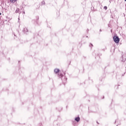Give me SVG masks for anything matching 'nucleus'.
Masks as SVG:
<instances>
[{"mask_svg": "<svg viewBox=\"0 0 126 126\" xmlns=\"http://www.w3.org/2000/svg\"><path fill=\"white\" fill-rule=\"evenodd\" d=\"M126 60H123L122 62H126Z\"/></svg>", "mask_w": 126, "mask_h": 126, "instance_id": "1a4fd4ad", "label": "nucleus"}, {"mask_svg": "<svg viewBox=\"0 0 126 126\" xmlns=\"http://www.w3.org/2000/svg\"><path fill=\"white\" fill-rule=\"evenodd\" d=\"M113 40L114 42H116V43H118L120 42V38H119V36L117 35H115L113 37Z\"/></svg>", "mask_w": 126, "mask_h": 126, "instance_id": "f257e3e1", "label": "nucleus"}, {"mask_svg": "<svg viewBox=\"0 0 126 126\" xmlns=\"http://www.w3.org/2000/svg\"><path fill=\"white\" fill-rule=\"evenodd\" d=\"M125 1H126V0H125Z\"/></svg>", "mask_w": 126, "mask_h": 126, "instance_id": "dca6fc26", "label": "nucleus"}, {"mask_svg": "<svg viewBox=\"0 0 126 126\" xmlns=\"http://www.w3.org/2000/svg\"><path fill=\"white\" fill-rule=\"evenodd\" d=\"M75 121H76V122H79V121H80V118L79 117H76L75 119Z\"/></svg>", "mask_w": 126, "mask_h": 126, "instance_id": "20e7f679", "label": "nucleus"}, {"mask_svg": "<svg viewBox=\"0 0 126 126\" xmlns=\"http://www.w3.org/2000/svg\"><path fill=\"white\" fill-rule=\"evenodd\" d=\"M23 13H24V14H25V12H24Z\"/></svg>", "mask_w": 126, "mask_h": 126, "instance_id": "9b49d317", "label": "nucleus"}, {"mask_svg": "<svg viewBox=\"0 0 126 126\" xmlns=\"http://www.w3.org/2000/svg\"><path fill=\"white\" fill-rule=\"evenodd\" d=\"M122 58H124V56H122Z\"/></svg>", "mask_w": 126, "mask_h": 126, "instance_id": "2eb2a0df", "label": "nucleus"}, {"mask_svg": "<svg viewBox=\"0 0 126 126\" xmlns=\"http://www.w3.org/2000/svg\"><path fill=\"white\" fill-rule=\"evenodd\" d=\"M97 124H98L99 125V123H98V122H96Z\"/></svg>", "mask_w": 126, "mask_h": 126, "instance_id": "f8f14e48", "label": "nucleus"}, {"mask_svg": "<svg viewBox=\"0 0 126 126\" xmlns=\"http://www.w3.org/2000/svg\"><path fill=\"white\" fill-rule=\"evenodd\" d=\"M23 32L24 33H26V32H28V29H27V28H24Z\"/></svg>", "mask_w": 126, "mask_h": 126, "instance_id": "f03ea898", "label": "nucleus"}, {"mask_svg": "<svg viewBox=\"0 0 126 126\" xmlns=\"http://www.w3.org/2000/svg\"><path fill=\"white\" fill-rule=\"evenodd\" d=\"M11 2H14V0H10Z\"/></svg>", "mask_w": 126, "mask_h": 126, "instance_id": "6e6552de", "label": "nucleus"}, {"mask_svg": "<svg viewBox=\"0 0 126 126\" xmlns=\"http://www.w3.org/2000/svg\"><path fill=\"white\" fill-rule=\"evenodd\" d=\"M0 15H1V13H0Z\"/></svg>", "mask_w": 126, "mask_h": 126, "instance_id": "ddd939ff", "label": "nucleus"}, {"mask_svg": "<svg viewBox=\"0 0 126 126\" xmlns=\"http://www.w3.org/2000/svg\"><path fill=\"white\" fill-rule=\"evenodd\" d=\"M18 12H19V8H17L15 11V13H18Z\"/></svg>", "mask_w": 126, "mask_h": 126, "instance_id": "39448f33", "label": "nucleus"}, {"mask_svg": "<svg viewBox=\"0 0 126 126\" xmlns=\"http://www.w3.org/2000/svg\"><path fill=\"white\" fill-rule=\"evenodd\" d=\"M54 72H55V73H58V72H60V69H55Z\"/></svg>", "mask_w": 126, "mask_h": 126, "instance_id": "7ed1b4c3", "label": "nucleus"}, {"mask_svg": "<svg viewBox=\"0 0 126 126\" xmlns=\"http://www.w3.org/2000/svg\"><path fill=\"white\" fill-rule=\"evenodd\" d=\"M101 31H102L101 30H100V32H101Z\"/></svg>", "mask_w": 126, "mask_h": 126, "instance_id": "4468645a", "label": "nucleus"}, {"mask_svg": "<svg viewBox=\"0 0 126 126\" xmlns=\"http://www.w3.org/2000/svg\"><path fill=\"white\" fill-rule=\"evenodd\" d=\"M91 46L92 47H93V44H91Z\"/></svg>", "mask_w": 126, "mask_h": 126, "instance_id": "9d476101", "label": "nucleus"}, {"mask_svg": "<svg viewBox=\"0 0 126 126\" xmlns=\"http://www.w3.org/2000/svg\"><path fill=\"white\" fill-rule=\"evenodd\" d=\"M108 8V7H107V6H105L104 7V9H105V10H107V9Z\"/></svg>", "mask_w": 126, "mask_h": 126, "instance_id": "423d86ee", "label": "nucleus"}, {"mask_svg": "<svg viewBox=\"0 0 126 126\" xmlns=\"http://www.w3.org/2000/svg\"><path fill=\"white\" fill-rule=\"evenodd\" d=\"M41 3L42 4H45V1H42Z\"/></svg>", "mask_w": 126, "mask_h": 126, "instance_id": "0eeeda50", "label": "nucleus"}]
</instances>
